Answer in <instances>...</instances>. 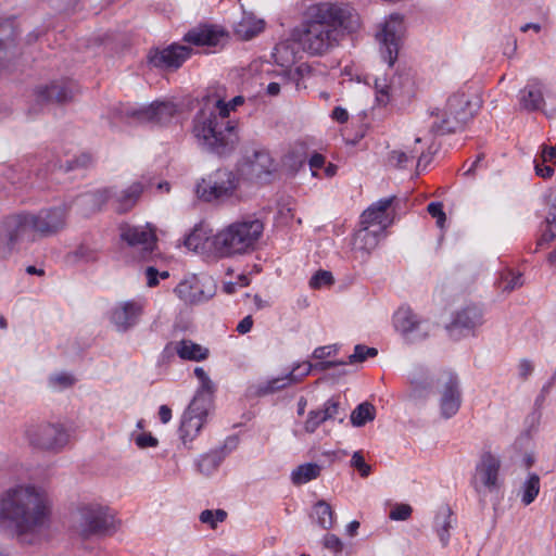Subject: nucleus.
<instances>
[{
  "mask_svg": "<svg viewBox=\"0 0 556 556\" xmlns=\"http://www.w3.org/2000/svg\"><path fill=\"white\" fill-rule=\"evenodd\" d=\"M358 27V14L351 5L323 2L311 9L308 20L299 29L298 40L304 51L321 55L339 43L343 31L353 33Z\"/></svg>",
  "mask_w": 556,
  "mask_h": 556,
  "instance_id": "nucleus-1",
  "label": "nucleus"
},
{
  "mask_svg": "<svg viewBox=\"0 0 556 556\" xmlns=\"http://www.w3.org/2000/svg\"><path fill=\"white\" fill-rule=\"evenodd\" d=\"M192 134L199 147L218 156L229 155L238 143L236 124L220 97H207L192 121Z\"/></svg>",
  "mask_w": 556,
  "mask_h": 556,
  "instance_id": "nucleus-2",
  "label": "nucleus"
},
{
  "mask_svg": "<svg viewBox=\"0 0 556 556\" xmlns=\"http://www.w3.org/2000/svg\"><path fill=\"white\" fill-rule=\"evenodd\" d=\"M0 526L13 530L18 536L35 526V485L16 484L0 495Z\"/></svg>",
  "mask_w": 556,
  "mask_h": 556,
  "instance_id": "nucleus-3",
  "label": "nucleus"
},
{
  "mask_svg": "<svg viewBox=\"0 0 556 556\" xmlns=\"http://www.w3.org/2000/svg\"><path fill=\"white\" fill-rule=\"evenodd\" d=\"M482 105V99L477 90L462 89L452 94L443 111L432 112L434 121L430 131L437 136H444L462 130L472 119Z\"/></svg>",
  "mask_w": 556,
  "mask_h": 556,
  "instance_id": "nucleus-4",
  "label": "nucleus"
},
{
  "mask_svg": "<svg viewBox=\"0 0 556 556\" xmlns=\"http://www.w3.org/2000/svg\"><path fill=\"white\" fill-rule=\"evenodd\" d=\"M264 231L258 218L235 222L213 236L212 245L222 256L241 255L254 250Z\"/></svg>",
  "mask_w": 556,
  "mask_h": 556,
  "instance_id": "nucleus-5",
  "label": "nucleus"
},
{
  "mask_svg": "<svg viewBox=\"0 0 556 556\" xmlns=\"http://www.w3.org/2000/svg\"><path fill=\"white\" fill-rule=\"evenodd\" d=\"M35 239V215L21 214L11 217L7 228L0 232V257L7 258L23 243L31 244Z\"/></svg>",
  "mask_w": 556,
  "mask_h": 556,
  "instance_id": "nucleus-6",
  "label": "nucleus"
},
{
  "mask_svg": "<svg viewBox=\"0 0 556 556\" xmlns=\"http://www.w3.org/2000/svg\"><path fill=\"white\" fill-rule=\"evenodd\" d=\"M212 408V401L202 394H195L181 416L179 426V438L185 447L198 437L204 426L208 412Z\"/></svg>",
  "mask_w": 556,
  "mask_h": 556,
  "instance_id": "nucleus-7",
  "label": "nucleus"
},
{
  "mask_svg": "<svg viewBox=\"0 0 556 556\" xmlns=\"http://www.w3.org/2000/svg\"><path fill=\"white\" fill-rule=\"evenodd\" d=\"M239 185V177L232 170L218 168L197 185L198 197L206 202L231 197Z\"/></svg>",
  "mask_w": 556,
  "mask_h": 556,
  "instance_id": "nucleus-8",
  "label": "nucleus"
},
{
  "mask_svg": "<svg viewBox=\"0 0 556 556\" xmlns=\"http://www.w3.org/2000/svg\"><path fill=\"white\" fill-rule=\"evenodd\" d=\"M76 531L83 539L106 534L114 529V518L109 509L99 505H85L78 509Z\"/></svg>",
  "mask_w": 556,
  "mask_h": 556,
  "instance_id": "nucleus-9",
  "label": "nucleus"
},
{
  "mask_svg": "<svg viewBox=\"0 0 556 556\" xmlns=\"http://www.w3.org/2000/svg\"><path fill=\"white\" fill-rule=\"evenodd\" d=\"M403 16L393 13L381 25L376 38L380 43V53L384 62L392 66L399 54L401 38L404 34Z\"/></svg>",
  "mask_w": 556,
  "mask_h": 556,
  "instance_id": "nucleus-10",
  "label": "nucleus"
},
{
  "mask_svg": "<svg viewBox=\"0 0 556 556\" xmlns=\"http://www.w3.org/2000/svg\"><path fill=\"white\" fill-rule=\"evenodd\" d=\"M143 311L144 304L141 301H121L111 307L108 318L116 331L126 332L139 324Z\"/></svg>",
  "mask_w": 556,
  "mask_h": 556,
  "instance_id": "nucleus-11",
  "label": "nucleus"
},
{
  "mask_svg": "<svg viewBox=\"0 0 556 556\" xmlns=\"http://www.w3.org/2000/svg\"><path fill=\"white\" fill-rule=\"evenodd\" d=\"M395 329L408 342H417L427 338L429 325L419 319V317L409 308H399L393 317Z\"/></svg>",
  "mask_w": 556,
  "mask_h": 556,
  "instance_id": "nucleus-12",
  "label": "nucleus"
},
{
  "mask_svg": "<svg viewBox=\"0 0 556 556\" xmlns=\"http://www.w3.org/2000/svg\"><path fill=\"white\" fill-rule=\"evenodd\" d=\"M276 169L275 161L268 150L264 148L247 149L244 152L242 170L251 178L266 179Z\"/></svg>",
  "mask_w": 556,
  "mask_h": 556,
  "instance_id": "nucleus-13",
  "label": "nucleus"
},
{
  "mask_svg": "<svg viewBox=\"0 0 556 556\" xmlns=\"http://www.w3.org/2000/svg\"><path fill=\"white\" fill-rule=\"evenodd\" d=\"M80 93V87L72 79L54 80L37 89V104L39 102L66 104L75 100Z\"/></svg>",
  "mask_w": 556,
  "mask_h": 556,
  "instance_id": "nucleus-14",
  "label": "nucleus"
},
{
  "mask_svg": "<svg viewBox=\"0 0 556 556\" xmlns=\"http://www.w3.org/2000/svg\"><path fill=\"white\" fill-rule=\"evenodd\" d=\"M40 160L47 170H60L64 174L77 169H87L93 164V156L88 152H81L72 159L63 161L59 152L46 149L40 153Z\"/></svg>",
  "mask_w": 556,
  "mask_h": 556,
  "instance_id": "nucleus-15",
  "label": "nucleus"
},
{
  "mask_svg": "<svg viewBox=\"0 0 556 556\" xmlns=\"http://www.w3.org/2000/svg\"><path fill=\"white\" fill-rule=\"evenodd\" d=\"M121 238L130 247H138L141 250V257L150 260L156 248V235L149 226H134L122 224L119 227Z\"/></svg>",
  "mask_w": 556,
  "mask_h": 556,
  "instance_id": "nucleus-16",
  "label": "nucleus"
},
{
  "mask_svg": "<svg viewBox=\"0 0 556 556\" xmlns=\"http://www.w3.org/2000/svg\"><path fill=\"white\" fill-rule=\"evenodd\" d=\"M191 52L187 46L172 43L163 49L151 50L148 59L149 63L157 68L177 70L190 58Z\"/></svg>",
  "mask_w": 556,
  "mask_h": 556,
  "instance_id": "nucleus-17",
  "label": "nucleus"
},
{
  "mask_svg": "<svg viewBox=\"0 0 556 556\" xmlns=\"http://www.w3.org/2000/svg\"><path fill=\"white\" fill-rule=\"evenodd\" d=\"M500 470V457L492 454L491 452H483L480 456V460L476 466V472L473 477L475 489L479 491L478 483L488 489L490 492L498 489Z\"/></svg>",
  "mask_w": 556,
  "mask_h": 556,
  "instance_id": "nucleus-18",
  "label": "nucleus"
},
{
  "mask_svg": "<svg viewBox=\"0 0 556 556\" xmlns=\"http://www.w3.org/2000/svg\"><path fill=\"white\" fill-rule=\"evenodd\" d=\"M443 387L440 397L441 415L448 419L457 414L462 404V393L459 390L458 377L451 371L442 375Z\"/></svg>",
  "mask_w": 556,
  "mask_h": 556,
  "instance_id": "nucleus-19",
  "label": "nucleus"
},
{
  "mask_svg": "<svg viewBox=\"0 0 556 556\" xmlns=\"http://www.w3.org/2000/svg\"><path fill=\"white\" fill-rule=\"evenodd\" d=\"M70 442V433L62 424H45L37 433V448L59 453Z\"/></svg>",
  "mask_w": 556,
  "mask_h": 556,
  "instance_id": "nucleus-20",
  "label": "nucleus"
},
{
  "mask_svg": "<svg viewBox=\"0 0 556 556\" xmlns=\"http://www.w3.org/2000/svg\"><path fill=\"white\" fill-rule=\"evenodd\" d=\"M67 208L63 205L41 208L37 213V237H51L66 226Z\"/></svg>",
  "mask_w": 556,
  "mask_h": 556,
  "instance_id": "nucleus-21",
  "label": "nucleus"
},
{
  "mask_svg": "<svg viewBox=\"0 0 556 556\" xmlns=\"http://www.w3.org/2000/svg\"><path fill=\"white\" fill-rule=\"evenodd\" d=\"M228 35L223 28L214 25H200L190 29L185 36L184 41L198 47H217L224 45Z\"/></svg>",
  "mask_w": 556,
  "mask_h": 556,
  "instance_id": "nucleus-22",
  "label": "nucleus"
},
{
  "mask_svg": "<svg viewBox=\"0 0 556 556\" xmlns=\"http://www.w3.org/2000/svg\"><path fill=\"white\" fill-rule=\"evenodd\" d=\"M176 113V106L172 102H153L148 106L129 113L140 122L154 124L167 123Z\"/></svg>",
  "mask_w": 556,
  "mask_h": 556,
  "instance_id": "nucleus-23",
  "label": "nucleus"
},
{
  "mask_svg": "<svg viewBox=\"0 0 556 556\" xmlns=\"http://www.w3.org/2000/svg\"><path fill=\"white\" fill-rule=\"evenodd\" d=\"M53 501L45 489L37 488V540L49 536L53 523Z\"/></svg>",
  "mask_w": 556,
  "mask_h": 556,
  "instance_id": "nucleus-24",
  "label": "nucleus"
},
{
  "mask_svg": "<svg viewBox=\"0 0 556 556\" xmlns=\"http://www.w3.org/2000/svg\"><path fill=\"white\" fill-rule=\"evenodd\" d=\"M303 368V371L300 374V376L296 375V371L301 368L300 365L294 367L289 374L281 377H276L267 380L264 383H261L257 388V394L258 395H267L273 394L275 392H278L293 383H296L302 380L303 377L307 376L312 370V364L305 363Z\"/></svg>",
  "mask_w": 556,
  "mask_h": 556,
  "instance_id": "nucleus-25",
  "label": "nucleus"
},
{
  "mask_svg": "<svg viewBox=\"0 0 556 556\" xmlns=\"http://www.w3.org/2000/svg\"><path fill=\"white\" fill-rule=\"evenodd\" d=\"M142 192L143 185L139 181L131 184L122 191H116L115 188H113V195L111 200L115 212L118 214H125L132 210L139 201Z\"/></svg>",
  "mask_w": 556,
  "mask_h": 556,
  "instance_id": "nucleus-26",
  "label": "nucleus"
},
{
  "mask_svg": "<svg viewBox=\"0 0 556 556\" xmlns=\"http://www.w3.org/2000/svg\"><path fill=\"white\" fill-rule=\"evenodd\" d=\"M112 195L113 187L97 189L78 195L77 205L84 215H90L100 212Z\"/></svg>",
  "mask_w": 556,
  "mask_h": 556,
  "instance_id": "nucleus-27",
  "label": "nucleus"
},
{
  "mask_svg": "<svg viewBox=\"0 0 556 556\" xmlns=\"http://www.w3.org/2000/svg\"><path fill=\"white\" fill-rule=\"evenodd\" d=\"M484 323L483 309L478 305H468L456 313L450 329L473 332Z\"/></svg>",
  "mask_w": 556,
  "mask_h": 556,
  "instance_id": "nucleus-28",
  "label": "nucleus"
},
{
  "mask_svg": "<svg viewBox=\"0 0 556 556\" xmlns=\"http://www.w3.org/2000/svg\"><path fill=\"white\" fill-rule=\"evenodd\" d=\"M543 85L538 79H531L519 92V105L522 110L534 112L544 105Z\"/></svg>",
  "mask_w": 556,
  "mask_h": 556,
  "instance_id": "nucleus-29",
  "label": "nucleus"
},
{
  "mask_svg": "<svg viewBox=\"0 0 556 556\" xmlns=\"http://www.w3.org/2000/svg\"><path fill=\"white\" fill-rule=\"evenodd\" d=\"M175 351L177 355L185 361L201 362L210 355V350L189 339H182L176 342Z\"/></svg>",
  "mask_w": 556,
  "mask_h": 556,
  "instance_id": "nucleus-30",
  "label": "nucleus"
},
{
  "mask_svg": "<svg viewBox=\"0 0 556 556\" xmlns=\"http://www.w3.org/2000/svg\"><path fill=\"white\" fill-rule=\"evenodd\" d=\"M175 293L186 303H195L210 299L213 293L210 291L207 294L200 288L197 280H184L175 288Z\"/></svg>",
  "mask_w": 556,
  "mask_h": 556,
  "instance_id": "nucleus-31",
  "label": "nucleus"
},
{
  "mask_svg": "<svg viewBox=\"0 0 556 556\" xmlns=\"http://www.w3.org/2000/svg\"><path fill=\"white\" fill-rule=\"evenodd\" d=\"M453 511L448 506L442 507L434 519V529L443 547L448 545Z\"/></svg>",
  "mask_w": 556,
  "mask_h": 556,
  "instance_id": "nucleus-32",
  "label": "nucleus"
},
{
  "mask_svg": "<svg viewBox=\"0 0 556 556\" xmlns=\"http://www.w3.org/2000/svg\"><path fill=\"white\" fill-rule=\"evenodd\" d=\"M213 237H210L207 231L202 226L195 227L191 233H189L185 239V245L194 252L205 251L207 248H213L212 245Z\"/></svg>",
  "mask_w": 556,
  "mask_h": 556,
  "instance_id": "nucleus-33",
  "label": "nucleus"
},
{
  "mask_svg": "<svg viewBox=\"0 0 556 556\" xmlns=\"http://www.w3.org/2000/svg\"><path fill=\"white\" fill-rule=\"evenodd\" d=\"M225 450H226V445L219 450H215L207 454L202 455L197 463L199 471L206 476H208L213 471H215L226 456Z\"/></svg>",
  "mask_w": 556,
  "mask_h": 556,
  "instance_id": "nucleus-34",
  "label": "nucleus"
},
{
  "mask_svg": "<svg viewBox=\"0 0 556 556\" xmlns=\"http://www.w3.org/2000/svg\"><path fill=\"white\" fill-rule=\"evenodd\" d=\"M321 467L315 463L298 466L291 473V481L295 485L307 483L320 476Z\"/></svg>",
  "mask_w": 556,
  "mask_h": 556,
  "instance_id": "nucleus-35",
  "label": "nucleus"
},
{
  "mask_svg": "<svg viewBox=\"0 0 556 556\" xmlns=\"http://www.w3.org/2000/svg\"><path fill=\"white\" fill-rule=\"evenodd\" d=\"M264 28V22L251 16H244L236 26V34L244 40H249L260 34Z\"/></svg>",
  "mask_w": 556,
  "mask_h": 556,
  "instance_id": "nucleus-36",
  "label": "nucleus"
},
{
  "mask_svg": "<svg viewBox=\"0 0 556 556\" xmlns=\"http://www.w3.org/2000/svg\"><path fill=\"white\" fill-rule=\"evenodd\" d=\"M313 517L316 522L325 530H329L332 528L334 523V513L331 506L320 500L318 501L313 508Z\"/></svg>",
  "mask_w": 556,
  "mask_h": 556,
  "instance_id": "nucleus-37",
  "label": "nucleus"
},
{
  "mask_svg": "<svg viewBox=\"0 0 556 556\" xmlns=\"http://www.w3.org/2000/svg\"><path fill=\"white\" fill-rule=\"evenodd\" d=\"M378 233L369 230L367 226L357 231L354 238L355 249L362 250L366 253L372 251L378 245Z\"/></svg>",
  "mask_w": 556,
  "mask_h": 556,
  "instance_id": "nucleus-38",
  "label": "nucleus"
},
{
  "mask_svg": "<svg viewBox=\"0 0 556 556\" xmlns=\"http://www.w3.org/2000/svg\"><path fill=\"white\" fill-rule=\"evenodd\" d=\"M545 224L546 228L538 240V247L547 244L556 238V197L549 206Z\"/></svg>",
  "mask_w": 556,
  "mask_h": 556,
  "instance_id": "nucleus-39",
  "label": "nucleus"
},
{
  "mask_svg": "<svg viewBox=\"0 0 556 556\" xmlns=\"http://www.w3.org/2000/svg\"><path fill=\"white\" fill-rule=\"evenodd\" d=\"M376 408L372 404L364 402L356 406L351 414V422L354 427H362L375 419Z\"/></svg>",
  "mask_w": 556,
  "mask_h": 556,
  "instance_id": "nucleus-40",
  "label": "nucleus"
},
{
  "mask_svg": "<svg viewBox=\"0 0 556 556\" xmlns=\"http://www.w3.org/2000/svg\"><path fill=\"white\" fill-rule=\"evenodd\" d=\"M540 492V477L536 473H530L528 479L521 485V502L528 506L536 498Z\"/></svg>",
  "mask_w": 556,
  "mask_h": 556,
  "instance_id": "nucleus-41",
  "label": "nucleus"
},
{
  "mask_svg": "<svg viewBox=\"0 0 556 556\" xmlns=\"http://www.w3.org/2000/svg\"><path fill=\"white\" fill-rule=\"evenodd\" d=\"M324 414L328 420H338L343 422L346 417V410L342 407L339 397L332 396L324 404Z\"/></svg>",
  "mask_w": 556,
  "mask_h": 556,
  "instance_id": "nucleus-42",
  "label": "nucleus"
},
{
  "mask_svg": "<svg viewBox=\"0 0 556 556\" xmlns=\"http://www.w3.org/2000/svg\"><path fill=\"white\" fill-rule=\"evenodd\" d=\"M194 375L201 383L195 394H202L203 396L208 397L213 402L215 384L210 379L208 375L202 367L194 368Z\"/></svg>",
  "mask_w": 556,
  "mask_h": 556,
  "instance_id": "nucleus-43",
  "label": "nucleus"
},
{
  "mask_svg": "<svg viewBox=\"0 0 556 556\" xmlns=\"http://www.w3.org/2000/svg\"><path fill=\"white\" fill-rule=\"evenodd\" d=\"M273 56L280 66H289L294 62V53L288 42L277 43L274 48Z\"/></svg>",
  "mask_w": 556,
  "mask_h": 556,
  "instance_id": "nucleus-44",
  "label": "nucleus"
},
{
  "mask_svg": "<svg viewBox=\"0 0 556 556\" xmlns=\"http://www.w3.org/2000/svg\"><path fill=\"white\" fill-rule=\"evenodd\" d=\"M226 518L227 511L224 509H205L199 516L200 521L208 525L212 529H215L218 522L225 521Z\"/></svg>",
  "mask_w": 556,
  "mask_h": 556,
  "instance_id": "nucleus-45",
  "label": "nucleus"
},
{
  "mask_svg": "<svg viewBox=\"0 0 556 556\" xmlns=\"http://www.w3.org/2000/svg\"><path fill=\"white\" fill-rule=\"evenodd\" d=\"M376 100L380 105H387L391 101L392 87L386 78H376L375 80Z\"/></svg>",
  "mask_w": 556,
  "mask_h": 556,
  "instance_id": "nucleus-46",
  "label": "nucleus"
},
{
  "mask_svg": "<svg viewBox=\"0 0 556 556\" xmlns=\"http://www.w3.org/2000/svg\"><path fill=\"white\" fill-rule=\"evenodd\" d=\"M327 420L323 408L309 410L304 422V429L307 433H314Z\"/></svg>",
  "mask_w": 556,
  "mask_h": 556,
  "instance_id": "nucleus-47",
  "label": "nucleus"
},
{
  "mask_svg": "<svg viewBox=\"0 0 556 556\" xmlns=\"http://www.w3.org/2000/svg\"><path fill=\"white\" fill-rule=\"evenodd\" d=\"M416 157L415 151L404 152L394 150L390 153L389 161L391 164L399 168H405L409 161H413Z\"/></svg>",
  "mask_w": 556,
  "mask_h": 556,
  "instance_id": "nucleus-48",
  "label": "nucleus"
},
{
  "mask_svg": "<svg viewBox=\"0 0 556 556\" xmlns=\"http://www.w3.org/2000/svg\"><path fill=\"white\" fill-rule=\"evenodd\" d=\"M75 381L74 376L68 372H60L49 378L50 386L58 390L71 388Z\"/></svg>",
  "mask_w": 556,
  "mask_h": 556,
  "instance_id": "nucleus-49",
  "label": "nucleus"
},
{
  "mask_svg": "<svg viewBox=\"0 0 556 556\" xmlns=\"http://www.w3.org/2000/svg\"><path fill=\"white\" fill-rule=\"evenodd\" d=\"M378 354L377 349L368 348L363 344H357L354 348V353L349 356V363L364 362L367 357H374Z\"/></svg>",
  "mask_w": 556,
  "mask_h": 556,
  "instance_id": "nucleus-50",
  "label": "nucleus"
},
{
  "mask_svg": "<svg viewBox=\"0 0 556 556\" xmlns=\"http://www.w3.org/2000/svg\"><path fill=\"white\" fill-rule=\"evenodd\" d=\"M333 283V276L328 270L319 269L309 280V287L313 289H319L325 286H330Z\"/></svg>",
  "mask_w": 556,
  "mask_h": 556,
  "instance_id": "nucleus-51",
  "label": "nucleus"
},
{
  "mask_svg": "<svg viewBox=\"0 0 556 556\" xmlns=\"http://www.w3.org/2000/svg\"><path fill=\"white\" fill-rule=\"evenodd\" d=\"M413 513V508L408 504H396L390 511L389 518L391 520L404 521L407 520Z\"/></svg>",
  "mask_w": 556,
  "mask_h": 556,
  "instance_id": "nucleus-52",
  "label": "nucleus"
},
{
  "mask_svg": "<svg viewBox=\"0 0 556 556\" xmlns=\"http://www.w3.org/2000/svg\"><path fill=\"white\" fill-rule=\"evenodd\" d=\"M362 224L368 226L381 225L384 222V216L378 213L374 207L369 206L361 216Z\"/></svg>",
  "mask_w": 556,
  "mask_h": 556,
  "instance_id": "nucleus-53",
  "label": "nucleus"
},
{
  "mask_svg": "<svg viewBox=\"0 0 556 556\" xmlns=\"http://www.w3.org/2000/svg\"><path fill=\"white\" fill-rule=\"evenodd\" d=\"M503 291H506V292H511L514 291L515 289L519 288L522 286L523 281H522V276L520 274H513V273H507L504 277H503Z\"/></svg>",
  "mask_w": 556,
  "mask_h": 556,
  "instance_id": "nucleus-54",
  "label": "nucleus"
},
{
  "mask_svg": "<svg viewBox=\"0 0 556 556\" xmlns=\"http://www.w3.org/2000/svg\"><path fill=\"white\" fill-rule=\"evenodd\" d=\"M427 211L433 218L437 219V225L439 227H443L446 220V215L443 211V204L441 202H431L428 204Z\"/></svg>",
  "mask_w": 556,
  "mask_h": 556,
  "instance_id": "nucleus-55",
  "label": "nucleus"
},
{
  "mask_svg": "<svg viewBox=\"0 0 556 556\" xmlns=\"http://www.w3.org/2000/svg\"><path fill=\"white\" fill-rule=\"evenodd\" d=\"M323 545L325 548L333 552L334 554L341 553L343 549L342 541L332 533H328L324 536Z\"/></svg>",
  "mask_w": 556,
  "mask_h": 556,
  "instance_id": "nucleus-56",
  "label": "nucleus"
},
{
  "mask_svg": "<svg viewBox=\"0 0 556 556\" xmlns=\"http://www.w3.org/2000/svg\"><path fill=\"white\" fill-rule=\"evenodd\" d=\"M351 465L358 470L362 477H367L370 473V466L366 464L361 452H355L351 459Z\"/></svg>",
  "mask_w": 556,
  "mask_h": 556,
  "instance_id": "nucleus-57",
  "label": "nucleus"
},
{
  "mask_svg": "<svg viewBox=\"0 0 556 556\" xmlns=\"http://www.w3.org/2000/svg\"><path fill=\"white\" fill-rule=\"evenodd\" d=\"M135 442L140 448L155 447L159 443L157 439L151 433H141L137 435Z\"/></svg>",
  "mask_w": 556,
  "mask_h": 556,
  "instance_id": "nucleus-58",
  "label": "nucleus"
},
{
  "mask_svg": "<svg viewBox=\"0 0 556 556\" xmlns=\"http://www.w3.org/2000/svg\"><path fill=\"white\" fill-rule=\"evenodd\" d=\"M326 164V159L323 154L320 153H314L309 160H308V165H309V168L312 170V175L314 177H317V169L319 168H323Z\"/></svg>",
  "mask_w": 556,
  "mask_h": 556,
  "instance_id": "nucleus-59",
  "label": "nucleus"
},
{
  "mask_svg": "<svg viewBox=\"0 0 556 556\" xmlns=\"http://www.w3.org/2000/svg\"><path fill=\"white\" fill-rule=\"evenodd\" d=\"M534 169L535 174L544 179L551 178L554 175V168L551 165H544V163H540L536 160H534Z\"/></svg>",
  "mask_w": 556,
  "mask_h": 556,
  "instance_id": "nucleus-60",
  "label": "nucleus"
},
{
  "mask_svg": "<svg viewBox=\"0 0 556 556\" xmlns=\"http://www.w3.org/2000/svg\"><path fill=\"white\" fill-rule=\"evenodd\" d=\"M422 376H424V370L422 368H416L414 372L410 374V383L413 386H415L416 388L417 387H422V388H426L428 387L430 383L427 381V379H422Z\"/></svg>",
  "mask_w": 556,
  "mask_h": 556,
  "instance_id": "nucleus-61",
  "label": "nucleus"
},
{
  "mask_svg": "<svg viewBox=\"0 0 556 556\" xmlns=\"http://www.w3.org/2000/svg\"><path fill=\"white\" fill-rule=\"evenodd\" d=\"M337 352V348L334 345H326L316 348L313 357L317 359H324L327 356H330L332 353Z\"/></svg>",
  "mask_w": 556,
  "mask_h": 556,
  "instance_id": "nucleus-62",
  "label": "nucleus"
},
{
  "mask_svg": "<svg viewBox=\"0 0 556 556\" xmlns=\"http://www.w3.org/2000/svg\"><path fill=\"white\" fill-rule=\"evenodd\" d=\"M533 371V365L529 359H521L518 365L519 377L527 379Z\"/></svg>",
  "mask_w": 556,
  "mask_h": 556,
  "instance_id": "nucleus-63",
  "label": "nucleus"
},
{
  "mask_svg": "<svg viewBox=\"0 0 556 556\" xmlns=\"http://www.w3.org/2000/svg\"><path fill=\"white\" fill-rule=\"evenodd\" d=\"M393 200H394V197L380 199L379 201L371 204L370 206L374 207L378 213H380L384 216L386 211L391 206Z\"/></svg>",
  "mask_w": 556,
  "mask_h": 556,
  "instance_id": "nucleus-64",
  "label": "nucleus"
}]
</instances>
